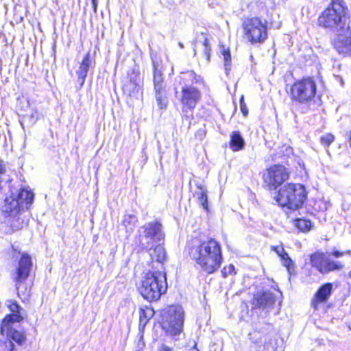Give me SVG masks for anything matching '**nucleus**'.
<instances>
[{"mask_svg":"<svg viewBox=\"0 0 351 351\" xmlns=\"http://www.w3.org/2000/svg\"><path fill=\"white\" fill-rule=\"evenodd\" d=\"M148 321L149 319H147V318L141 317V316L139 317V322L141 326L143 325V326H145Z\"/></svg>","mask_w":351,"mask_h":351,"instance_id":"44","label":"nucleus"},{"mask_svg":"<svg viewBox=\"0 0 351 351\" xmlns=\"http://www.w3.org/2000/svg\"><path fill=\"white\" fill-rule=\"evenodd\" d=\"M178 45H179V47H180L181 49H183V48H184V45H183V43H180H180H178Z\"/></svg>","mask_w":351,"mask_h":351,"instance_id":"50","label":"nucleus"},{"mask_svg":"<svg viewBox=\"0 0 351 351\" xmlns=\"http://www.w3.org/2000/svg\"><path fill=\"white\" fill-rule=\"evenodd\" d=\"M271 249L280 257L281 260L282 259V258H285V257H286L287 256L289 255L285 252V250L282 245L273 246V247H271Z\"/></svg>","mask_w":351,"mask_h":351,"instance_id":"37","label":"nucleus"},{"mask_svg":"<svg viewBox=\"0 0 351 351\" xmlns=\"http://www.w3.org/2000/svg\"><path fill=\"white\" fill-rule=\"evenodd\" d=\"M289 176L287 169L282 165H274L264 174V180L270 190L276 189L286 181Z\"/></svg>","mask_w":351,"mask_h":351,"instance_id":"10","label":"nucleus"},{"mask_svg":"<svg viewBox=\"0 0 351 351\" xmlns=\"http://www.w3.org/2000/svg\"><path fill=\"white\" fill-rule=\"evenodd\" d=\"M15 347L14 343L8 338L4 341H0V351H14Z\"/></svg>","mask_w":351,"mask_h":351,"instance_id":"33","label":"nucleus"},{"mask_svg":"<svg viewBox=\"0 0 351 351\" xmlns=\"http://www.w3.org/2000/svg\"><path fill=\"white\" fill-rule=\"evenodd\" d=\"M138 289L144 299L157 301L167 289L166 274L160 271L147 273Z\"/></svg>","mask_w":351,"mask_h":351,"instance_id":"4","label":"nucleus"},{"mask_svg":"<svg viewBox=\"0 0 351 351\" xmlns=\"http://www.w3.org/2000/svg\"><path fill=\"white\" fill-rule=\"evenodd\" d=\"M286 151L289 153H292V149L291 147H286Z\"/></svg>","mask_w":351,"mask_h":351,"instance_id":"49","label":"nucleus"},{"mask_svg":"<svg viewBox=\"0 0 351 351\" xmlns=\"http://www.w3.org/2000/svg\"><path fill=\"white\" fill-rule=\"evenodd\" d=\"M92 62L93 61L90 58V54L88 52L84 57L80 66L76 72L77 75V81L80 86H82L85 82L88 71L92 65Z\"/></svg>","mask_w":351,"mask_h":351,"instance_id":"19","label":"nucleus"},{"mask_svg":"<svg viewBox=\"0 0 351 351\" xmlns=\"http://www.w3.org/2000/svg\"><path fill=\"white\" fill-rule=\"evenodd\" d=\"M330 254L335 256L336 258H339L345 254L350 255L351 251L348 250V251H346V252H339L338 250H334Z\"/></svg>","mask_w":351,"mask_h":351,"instance_id":"42","label":"nucleus"},{"mask_svg":"<svg viewBox=\"0 0 351 351\" xmlns=\"http://www.w3.org/2000/svg\"><path fill=\"white\" fill-rule=\"evenodd\" d=\"M14 197L19 200L21 205L26 204V205L32 204L34 199V194L30 191L21 188L18 193H14Z\"/></svg>","mask_w":351,"mask_h":351,"instance_id":"23","label":"nucleus"},{"mask_svg":"<svg viewBox=\"0 0 351 351\" xmlns=\"http://www.w3.org/2000/svg\"><path fill=\"white\" fill-rule=\"evenodd\" d=\"M5 172L4 167H3L2 164L0 162V174H2Z\"/></svg>","mask_w":351,"mask_h":351,"instance_id":"47","label":"nucleus"},{"mask_svg":"<svg viewBox=\"0 0 351 351\" xmlns=\"http://www.w3.org/2000/svg\"><path fill=\"white\" fill-rule=\"evenodd\" d=\"M334 140L335 136L330 133L325 134L320 138V142L322 145L325 147H328L329 145L334 141Z\"/></svg>","mask_w":351,"mask_h":351,"instance_id":"34","label":"nucleus"},{"mask_svg":"<svg viewBox=\"0 0 351 351\" xmlns=\"http://www.w3.org/2000/svg\"><path fill=\"white\" fill-rule=\"evenodd\" d=\"M201 77L193 71L182 73L179 76L180 91L176 87V97L180 101L182 118L189 121L188 129L191 127V121L193 119V110L202 99V93L198 86Z\"/></svg>","mask_w":351,"mask_h":351,"instance_id":"2","label":"nucleus"},{"mask_svg":"<svg viewBox=\"0 0 351 351\" xmlns=\"http://www.w3.org/2000/svg\"><path fill=\"white\" fill-rule=\"evenodd\" d=\"M195 351H199L198 350H195Z\"/></svg>","mask_w":351,"mask_h":351,"instance_id":"53","label":"nucleus"},{"mask_svg":"<svg viewBox=\"0 0 351 351\" xmlns=\"http://www.w3.org/2000/svg\"><path fill=\"white\" fill-rule=\"evenodd\" d=\"M326 256L323 253L316 252L311 256V263L313 267H315L320 273L324 266Z\"/></svg>","mask_w":351,"mask_h":351,"instance_id":"26","label":"nucleus"},{"mask_svg":"<svg viewBox=\"0 0 351 351\" xmlns=\"http://www.w3.org/2000/svg\"><path fill=\"white\" fill-rule=\"evenodd\" d=\"M334 46L339 53L346 56L351 55V27L350 25L339 33L334 42Z\"/></svg>","mask_w":351,"mask_h":351,"instance_id":"14","label":"nucleus"},{"mask_svg":"<svg viewBox=\"0 0 351 351\" xmlns=\"http://www.w3.org/2000/svg\"><path fill=\"white\" fill-rule=\"evenodd\" d=\"M23 208V205H21L14 197V193L12 191L11 195L5 197L4 200V204L2 206V211L10 215L19 214L21 208Z\"/></svg>","mask_w":351,"mask_h":351,"instance_id":"17","label":"nucleus"},{"mask_svg":"<svg viewBox=\"0 0 351 351\" xmlns=\"http://www.w3.org/2000/svg\"><path fill=\"white\" fill-rule=\"evenodd\" d=\"M348 143L349 145L351 147V132L348 133Z\"/></svg>","mask_w":351,"mask_h":351,"instance_id":"48","label":"nucleus"},{"mask_svg":"<svg viewBox=\"0 0 351 351\" xmlns=\"http://www.w3.org/2000/svg\"><path fill=\"white\" fill-rule=\"evenodd\" d=\"M346 10L343 0H332L328 8L319 16V25L336 32L338 36L350 25Z\"/></svg>","mask_w":351,"mask_h":351,"instance_id":"3","label":"nucleus"},{"mask_svg":"<svg viewBox=\"0 0 351 351\" xmlns=\"http://www.w3.org/2000/svg\"><path fill=\"white\" fill-rule=\"evenodd\" d=\"M137 221V217L134 215H125L124 216L122 224L125 228L128 233L130 234L133 232Z\"/></svg>","mask_w":351,"mask_h":351,"instance_id":"28","label":"nucleus"},{"mask_svg":"<svg viewBox=\"0 0 351 351\" xmlns=\"http://www.w3.org/2000/svg\"><path fill=\"white\" fill-rule=\"evenodd\" d=\"M295 225L301 232H307L311 230L312 223L310 220L298 219L295 220Z\"/></svg>","mask_w":351,"mask_h":351,"instance_id":"31","label":"nucleus"},{"mask_svg":"<svg viewBox=\"0 0 351 351\" xmlns=\"http://www.w3.org/2000/svg\"><path fill=\"white\" fill-rule=\"evenodd\" d=\"M242 27L245 38L252 45L263 43L267 38V21L265 19L247 18Z\"/></svg>","mask_w":351,"mask_h":351,"instance_id":"6","label":"nucleus"},{"mask_svg":"<svg viewBox=\"0 0 351 351\" xmlns=\"http://www.w3.org/2000/svg\"><path fill=\"white\" fill-rule=\"evenodd\" d=\"M290 96L293 101L308 104L315 97L317 86L312 77L303 78L295 82L291 87Z\"/></svg>","mask_w":351,"mask_h":351,"instance_id":"8","label":"nucleus"},{"mask_svg":"<svg viewBox=\"0 0 351 351\" xmlns=\"http://www.w3.org/2000/svg\"><path fill=\"white\" fill-rule=\"evenodd\" d=\"M158 351H172V350L171 348L165 345H162L161 347L158 349Z\"/></svg>","mask_w":351,"mask_h":351,"instance_id":"46","label":"nucleus"},{"mask_svg":"<svg viewBox=\"0 0 351 351\" xmlns=\"http://www.w3.org/2000/svg\"><path fill=\"white\" fill-rule=\"evenodd\" d=\"M276 302L275 297L269 291H258L254 295L252 304L254 308L269 311Z\"/></svg>","mask_w":351,"mask_h":351,"instance_id":"12","label":"nucleus"},{"mask_svg":"<svg viewBox=\"0 0 351 351\" xmlns=\"http://www.w3.org/2000/svg\"><path fill=\"white\" fill-rule=\"evenodd\" d=\"M240 108H241V111L243 113V114L244 116H247L248 114V110H247V106L244 101L243 96H241V97L240 99Z\"/></svg>","mask_w":351,"mask_h":351,"instance_id":"40","label":"nucleus"},{"mask_svg":"<svg viewBox=\"0 0 351 351\" xmlns=\"http://www.w3.org/2000/svg\"><path fill=\"white\" fill-rule=\"evenodd\" d=\"M129 82L124 85V90L129 92L138 90L141 87L140 72L138 69H132V72L128 73Z\"/></svg>","mask_w":351,"mask_h":351,"instance_id":"21","label":"nucleus"},{"mask_svg":"<svg viewBox=\"0 0 351 351\" xmlns=\"http://www.w3.org/2000/svg\"><path fill=\"white\" fill-rule=\"evenodd\" d=\"M32 266V262L31 257L26 254H23L19 261V265L14 278L16 282V289L18 291L20 285L28 278Z\"/></svg>","mask_w":351,"mask_h":351,"instance_id":"11","label":"nucleus"},{"mask_svg":"<svg viewBox=\"0 0 351 351\" xmlns=\"http://www.w3.org/2000/svg\"><path fill=\"white\" fill-rule=\"evenodd\" d=\"M348 277L351 279V270L348 273Z\"/></svg>","mask_w":351,"mask_h":351,"instance_id":"51","label":"nucleus"},{"mask_svg":"<svg viewBox=\"0 0 351 351\" xmlns=\"http://www.w3.org/2000/svg\"><path fill=\"white\" fill-rule=\"evenodd\" d=\"M189 254L201 270L207 274L218 270L223 261L221 245L214 239H194L189 247Z\"/></svg>","mask_w":351,"mask_h":351,"instance_id":"1","label":"nucleus"},{"mask_svg":"<svg viewBox=\"0 0 351 351\" xmlns=\"http://www.w3.org/2000/svg\"><path fill=\"white\" fill-rule=\"evenodd\" d=\"M205 136H206V130L204 128L199 129L195 134V138L199 140H202L205 137Z\"/></svg>","mask_w":351,"mask_h":351,"instance_id":"41","label":"nucleus"},{"mask_svg":"<svg viewBox=\"0 0 351 351\" xmlns=\"http://www.w3.org/2000/svg\"><path fill=\"white\" fill-rule=\"evenodd\" d=\"M8 222L13 231L20 230L23 228V220L20 217L19 214L10 215Z\"/></svg>","mask_w":351,"mask_h":351,"instance_id":"30","label":"nucleus"},{"mask_svg":"<svg viewBox=\"0 0 351 351\" xmlns=\"http://www.w3.org/2000/svg\"><path fill=\"white\" fill-rule=\"evenodd\" d=\"M281 261H282V265L287 268L288 272L290 274L294 273V271H295L294 263L289 255L287 256L286 257H285V258H282Z\"/></svg>","mask_w":351,"mask_h":351,"instance_id":"32","label":"nucleus"},{"mask_svg":"<svg viewBox=\"0 0 351 351\" xmlns=\"http://www.w3.org/2000/svg\"><path fill=\"white\" fill-rule=\"evenodd\" d=\"M153 65V84H166L164 80V75L162 71L160 64L152 58Z\"/></svg>","mask_w":351,"mask_h":351,"instance_id":"25","label":"nucleus"},{"mask_svg":"<svg viewBox=\"0 0 351 351\" xmlns=\"http://www.w3.org/2000/svg\"><path fill=\"white\" fill-rule=\"evenodd\" d=\"M139 242L143 247H147L152 242H159L165 238L162 224L158 221L148 222L139 230Z\"/></svg>","mask_w":351,"mask_h":351,"instance_id":"9","label":"nucleus"},{"mask_svg":"<svg viewBox=\"0 0 351 351\" xmlns=\"http://www.w3.org/2000/svg\"><path fill=\"white\" fill-rule=\"evenodd\" d=\"M6 305L12 312V314L7 315L1 324V332L4 333V330L8 326V323H19L23 317V310L14 300H8Z\"/></svg>","mask_w":351,"mask_h":351,"instance_id":"13","label":"nucleus"},{"mask_svg":"<svg viewBox=\"0 0 351 351\" xmlns=\"http://www.w3.org/2000/svg\"><path fill=\"white\" fill-rule=\"evenodd\" d=\"M203 45H204V54L206 57V60H209L210 47V45H208V40L206 38H204Z\"/></svg>","mask_w":351,"mask_h":351,"instance_id":"39","label":"nucleus"},{"mask_svg":"<svg viewBox=\"0 0 351 351\" xmlns=\"http://www.w3.org/2000/svg\"><path fill=\"white\" fill-rule=\"evenodd\" d=\"M154 90L158 107L165 109L168 103L167 84H154Z\"/></svg>","mask_w":351,"mask_h":351,"instance_id":"18","label":"nucleus"},{"mask_svg":"<svg viewBox=\"0 0 351 351\" xmlns=\"http://www.w3.org/2000/svg\"><path fill=\"white\" fill-rule=\"evenodd\" d=\"M245 141L239 132H232L230 135V147L234 152H237L244 147Z\"/></svg>","mask_w":351,"mask_h":351,"instance_id":"22","label":"nucleus"},{"mask_svg":"<svg viewBox=\"0 0 351 351\" xmlns=\"http://www.w3.org/2000/svg\"><path fill=\"white\" fill-rule=\"evenodd\" d=\"M154 315V311L151 308H146L145 309H141L140 315L141 317L147 318L150 319Z\"/></svg>","mask_w":351,"mask_h":351,"instance_id":"38","label":"nucleus"},{"mask_svg":"<svg viewBox=\"0 0 351 351\" xmlns=\"http://www.w3.org/2000/svg\"><path fill=\"white\" fill-rule=\"evenodd\" d=\"M11 254L13 258L17 259L19 255L21 254V252L18 248L12 245L11 247Z\"/></svg>","mask_w":351,"mask_h":351,"instance_id":"43","label":"nucleus"},{"mask_svg":"<svg viewBox=\"0 0 351 351\" xmlns=\"http://www.w3.org/2000/svg\"><path fill=\"white\" fill-rule=\"evenodd\" d=\"M306 197L307 193L303 185L289 183L279 190L276 201L282 207L297 210L302 207Z\"/></svg>","mask_w":351,"mask_h":351,"instance_id":"5","label":"nucleus"},{"mask_svg":"<svg viewBox=\"0 0 351 351\" xmlns=\"http://www.w3.org/2000/svg\"><path fill=\"white\" fill-rule=\"evenodd\" d=\"M184 324V311L180 306H170L162 315V327L171 336L180 334Z\"/></svg>","mask_w":351,"mask_h":351,"instance_id":"7","label":"nucleus"},{"mask_svg":"<svg viewBox=\"0 0 351 351\" xmlns=\"http://www.w3.org/2000/svg\"><path fill=\"white\" fill-rule=\"evenodd\" d=\"M92 1V5L93 8V11L95 13L97 12V4H98V0H91Z\"/></svg>","mask_w":351,"mask_h":351,"instance_id":"45","label":"nucleus"},{"mask_svg":"<svg viewBox=\"0 0 351 351\" xmlns=\"http://www.w3.org/2000/svg\"><path fill=\"white\" fill-rule=\"evenodd\" d=\"M15 323H8V326L4 330V332H6L7 338L10 339L12 342L14 341L18 345L21 346L26 340V337L24 332L21 330H16L13 327Z\"/></svg>","mask_w":351,"mask_h":351,"instance_id":"20","label":"nucleus"},{"mask_svg":"<svg viewBox=\"0 0 351 351\" xmlns=\"http://www.w3.org/2000/svg\"><path fill=\"white\" fill-rule=\"evenodd\" d=\"M254 343H257L258 341H253Z\"/></svg>","mask_w":351,"mask_h":351,"instance_id":"52","label":"nucleus"},{"mask_svg":"<svg viewBox=\"0 0 351 351\" xmlns=\"http://www.w3.org/2000/svg\"><path fill=\"white\" fill-rule=\"evenodd\" d=\"M149 255L153 261L162 263L166 260V251L161 245L149 249Z\"/></svg>","mask_w":351,"mask_h":351,"instance_id":"24","label":"nucleus"},{"mask_svg":"<svg viewBox=\"0 0 351 351\" xmlns=\"http://www.w3.org/2000/svg\"><path fill=\"white\" fill-rule=\"evenodd\" d=\"M194 195L197 198L199 204L208 210L207 191L203 187L198 186V190L195 191Z\"/></svg>","mask_w":351,"mask_h":351,"instance_id":"29","label":"nucleus"},{"mask_svg":"<svg viewBox=\"0 0 351 351\" xmlns=\"http://www.w3.org/2000/svg\"><path fill=\"white\" fill-rule=\"evenodd\" d=\"M223 60H224V67L226 71V73L228 74V71L230 70V62H231V56L229 50L223 49L222 52Z\"/></svg>","mask_w":351,"mask_h":351,"instance_id":"35","label":"nucleus"},{"mask_svg":"<svg viewBox=\"0 0 351 351\" xmlns=\"http://www.w3.org/2000/svg\"><path fill=\"white\" fill-rule=\"evenodd\" d=\"M324 266L322 269V274H328L330 271L340 270L343 267V265L339 261H334L326 257V261L324 262Z\"/></svg>","mask_w":351,"mask_h":351,"instance_id":"27","label":"nucleus"},{"mask_svg":"<svg viewBox=\"0 0 351 351\" xmlns=\"http://www.w3.org/2000/svg\"><path fill=\"white\" fill-rule=\"evenodd\" d=\"M332 290V284L327 282L322 285L315 293L312 302V307L317 310L320 304L326 302L329 299Z\"/></svg>","mask_w":351,"mask_h":351,"instance_id":"15","label":"nucleus"},{"mask_svg":"<svg viewBox=\"0 0 351 351\" xmlns=\"http://www.w3.org/2000/svg\"><path fill=\"white\" fill-rule=\"evenodd\" d=\"M19 122L23 130L25 127H32L34 125L38 119V110L34 108H29L27 110L21 111L19 114Z\"/></svg>","mask_w":351,"mask_h":351,"instance_id":"16","label":"nucleus"},{"mask_svg":"<svg viewBox=\"0 0 351 351\" xmlns=\"http://www.w3.org/2000/svg\"><path fill=\"white\" fill-rule=\"evenodd\" d=\"M221 274L223 278H226L229 275L235 274L236 272L234 266L232 264H230L228 266H225L221 270Z\"/></svg>","mask_w":351,"mask_h":351,"instance_id":"36","label":"nucleus"}]
</instances>
